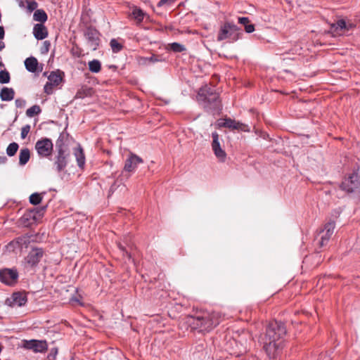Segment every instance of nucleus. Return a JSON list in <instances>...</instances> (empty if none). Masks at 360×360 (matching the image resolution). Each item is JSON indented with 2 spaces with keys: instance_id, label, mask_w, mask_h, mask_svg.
I'll return each instance as SVG.
<instances>
[{
  "instance_id": "1",
  "label": "nucleus",
  "mask_w": 360,
  "mask_h": 360,
  "mask_svg": "<svg viewBox=\"0 0 360 360\" xmlns=\"http://www.w3.org/2000/svg\"><path fill=\"white\" fill-rule=\"evenodd\" d=\"M286 328L283 323L276 320L269 323L264 337L262 338L263 349L269 359H275L283 347Z\"/></svg>"
},
{
  "instance_id": "2",
  "label": "nucleus",
  "mask_w": 360,
  "mask_h": 360,
  "mask_svg": "<svg viewBox=\"0 0 360 360\" xmlns=\"http://www.w3.org/2000/svg\"><path fill=\"white\" fill-rule=\"evenodd\" d=\"M197 101L211 115H219L222 110L219 94L214 86L207 84L202 86L198 91Z\"/></svg>"
},
{
  "instance_id": "3",
  "label": "nucleus",
  "mask_w": 360,
  "mask_h": 360,
  "mask_svg": "<svg viewBox=\"0 0 360 360\" xmlns=\"http://www.w3.org/2000/svg\"><path fill=\"white\" fill-rule=\"evenodd\" d=\"M189 324L193 330L200 333L208 332L219 324L218 314L216 313L203 314L191 316L188 319Z\"/></svg>"
},
{
  "instance_id": "4",
  "label": "nucleus",
  "mask_w": 360,
  "mask_h": 360,
  "mask_svg": "<svg viewBox=\"0 0 360 360\" xmlns=\"http://www.w3.org/2000/svg\"><path fill=\"white\" fill-rule=\"evenodd\" d=\"M243 34L242 30L236 25L233 22L226 21L221 26L217 39L219 41L228 39L229 42L231 43L238 40Z\"/></svg>"
},
{
  "instance_id": "5",
  "label": "nucleus",
  "mask_w": 360,
  "mask_h": 360,
  "mask_svg": "<svg viewBox=\"0 0 360 360\" xmlns=\"http://www.w3.org/2000/svg\"><path fill=\"white\" fill-rule=\"evenodd\" d=\"M340 188L348 194L359 195L360 194V175L358 169H354L341 184Z\"/></svg>"
},
{
  "instance_id": "6",
  "label": "nucleus",
  "mask_w": 360,
  "mask_h": 360,
  "mask_svg": "<svg viewBox=\"0 0 360 360\" xmlns=\"http://www.w3.org/2000/svg\"><path fill=\"white\" fill-rule=\"evenodd\" d=\"M354 27L351 22H346L344 19H340L330 26L328 32L333 37L346 34Z\"/></svg>"
},
{
  "instance_id": "7",
  "label": "nucleus",
  "mask_w": 360,
  "mask_h": 360,
  "mask_svg": "<svg viewBox=\"0 0 360 360\" xmlns=\"http://www.w3.org/2000/svg\"><path fill=\"white\" fill-rule=\"evenodd\" d=\"M164 47L167 51V54H162V55L153 54L150 57L142 58L143 63H146L148 62V63H154L156 62L165 61L168 58V53H181L186 50V46H164Z\"/></svg>"
},
{
  "instance_id": "8",
  "label": "nucleus",
  "mask_w": 360,
  "mask_h": 360,
  "mask_svg": "<svg viewBox=\"0 0 360 360\" xmlns=\"http://www.w3.org/2000/svg\"><path fill=\"white\" fill-rule=\"evenodd\" d=\"M19 274L15 268L0 269V281L8 285L14 286L18 281Z\"/></svg>"
},
{
  "instance_id": "9",
  "label": "nucleus",
  "mask_w": 360,
  "mask_h": 360,
  "mask_svg": "<svg viewBox=\"0 0 360 360\" xmlns=\"http://www.w3.org/2000/svg\"><path fill=\"white\" fill-rule=\"evenodd\" d=\"M70 159V153L69 150H56L54 157L53 166L56 167L57 172L63 171L68 166Z\"/></svg>"
},
{
  "instance_id": "10",
  "label": "nucleus",
  "mask_w": 360,
  "mask_h": 360,
  "mask_svg": "<svg viewBox=\"0 0 360 360\" xmlns=\"http://www.w3.org/2000/svg\"><path fill=\"white\" fill-rule=\"evenodd\" d=\"M27 302V295L25 291H17L12 293L11 297H8L6 301V305L11 307H23Z\"/></svg>"
},
{
  "instance_id": "11",
  "label": "nucleus",
  "mask_w": 360,
  "mask_h": 360,
  "mask_svg": "<svg viewBox=\"0 0 360 360\" xmlns=\"http://www.w3.org/2000/svg\"><path fill=\"white\" fill-rule=\"evenodd\" d=\"M53 144L49 138H43L38 140L35 144V149L41 157L47 158L53 151Z\"/></svg>"
},
{
  "instance_id": "12",
  "label": "nucleus",
  "mask_w": 360,
  "mask_h": 360,
  "mask_svg": "<svg viewBox=\"0 0 360 360\" xmlns=\"http://www.w3.org/2000/svg\"><path fill=\"white\" fill-rule=\"evenodd\" d=\"M22 347L26 349L32 350L35 353H44L48 349V345L46 340L35 339L24 340Z\"/></svg>"
},
{
  "instance_id": "13",
  "label": "nucleus",
  "mask_w": 360,
  "mask_h": 360,
  "mask_svg": "<svg viewBox=\"0 0 360 360\" xmlns=\"http://www.w3.org/2000/svg\"><path fill=\"white\" fill-rule=\"evenodd\" d=\"M143 159L134 153H130L124 162L122 174L124 172L134 173L138 165L143 163Z\"/></svg>"
},
{
  "instance_id": "14",
  "label": "nucleus",
  "mask_w": 360,
  "mask_h": 360,
  "mask_svg": "<svg viewBox=\"0 0 360 360\" xmlns=\"http://www.w3.org/2000/svg\"><path fill=\"white\" fill-rule=\"evenodd\" d=\"M335 227L334 221H330L326 223L323 228L320 231L321 240L319 241V246L321 248L325 246L330 239Z\"/></svg>"
},
{
  "instance_id": "15",
  "label": "nucleus",
  "mask_w": 360,
  "mask_h": 360,
  "mask_svg": "<svg viewBox=\"0 0 360 360\" xmlns=\"http://www.w3.org/2000/svg\"><path fill=\"white\" fill-rule=\"evenodd\" d=\"M40 219L37 214V210L34 208L26 210L22 216L20 218L21 225L29 227L36 224Z\"/></svg>"
},
{
  "instance_id": "16",
  "label": "nucleus",
  "mask_w": 360,
  "mask_h": 360,
  "mask_svg": "<svg viewBox=\"0 0 360 360\" xmlns=\"http://www.w3.org/2000/svg\"><path fill=\"white\" fill-rule=\"evenodd\" d=\"M212 148L215 155V156L221 162H224L226 153L221 148L220 143H219V136L217 131H214L212 133Z\"/></svg>"
},
{
  "instance_id": "17",
  "label": "nucleus",
  "mask_w": 360,
  "mask_h": 360,
  "mask_svg": "<svg viewBox=\"0 0 360 360\" xmlns=\"http://www.w3.org/2000/svg\"><path fill=\"white\" fill-rule=\"evenodd\" d=\"M44 250L41 248H33L25 258L27 263L32 267L37 266L44 256Z\"/></svg>"
},
{
  "instance_id": "18",
  "label": "nucleus",
  "mask_w": 360,
  "mask_h": 360,
  "mask_svg": "<svg viewBox=\"0 0 360 360\" xmlns=\"http://www.w3.org/2000/svg\"><path fill=\"white\" fill-rule=\"evenodd\" d=\"M84 36L88 43L91 44V45L99 44V33L96 29L91 27H87L84 31Z\"/></svg>"
},
{
  "instance_id": "19",
  "label": "nucleus",
  "mask_w": 360,
  "mask_h": 360,
  "mask_svg": "<svg viewBox=\"0 0 360 360\" xmlns=\"http://www.w3.org/2000/svg\"><path fill=\"white\" fill-rule=\"evenodd\" d=\"M302 50V46H294L289 49L288 51H285L283 53V60H297L300 58L301 55V51Z\"/></svg>"
},
{
  "instance_id": "20",
  "label": "nucleus",
  "mask_w": 360,
  "mask_h": 360,
  "mask_svg": "<svg viewBox=\"0 0 360 360\" xmlns=\"http://www.w3.org/2000/svg\"><path fill=\"white\" fill-rule=\"evenodd\" d=\"M63 76V72H61L60 70H57L56 72L53 71L50 73L49 76L48 77L49 82L51 83V84L56 86L61 83Z\"/></svg>"
},
{
  "instance_id": "21",
  "label": "nucleus",
  "mask_w": 360,
  "mask_h": 360,
  "mask_svg": "<svg viewBox=\"0 0 360 360\" xmlns=\"http://www.w3.org/2000/svg\"><path fill=\"white\" fill-rule=\"evenodd\" d=\"M33 33L36 39H44L47 36L46 27L42 24H37L33 29Z\"/></svg>"
},
{
  "instance_id": "22",
  "label": "nucleus",
  "mask_w": 360,
  "mask_h": 360,
  "mask_svg": "<svg viewBox=\"0 0 360 360\" xmlns=\"http://www.w3.org/2000/svg\"><path fill=\"white\" fill-rule=\"evenodd\" d=\"M15 91L13 89L3 87L0 92V98L3 101H11L14 98Z\"/></svg>"
},
{
  "instance_id": "23",
  "label": "nucleus",
  "mask_w": 360,
  "mask_h": 360,
  "mask_svg": "<svg viewBox=\"0 0 360 360\" xmlns=\"http://www.w3.org/2000/svg\"><path fill=\"white\" fill-rule=\"evenodd\" d=\"M74 154L76 158L78 167L83 168L85 165V155L82 148L79 146L75 149Z\"/></svg>"
},
{
  "instance_id": "24",
  "label": "nucleus",
  "mask_w": 360,
  "mask_h": 360,
  "mask_svg": "<svg viewBox=\"0 0 360 360\" xmlns=\"http://www.w3.org/2000/svg\"><path fill=\"white\" fill-rule=\"evenodd\" d=\"M25 66L27 71L35 72L37 70L38 61L36 58L30 56L25 60Z\"/></svg>"
},
{
  "instance_id": "25",
  "label": "nucleus",
  "mask_w": 360,
  "mask_h": 360,
  "mask_svg": "<svg viewBox=\"0 0 360 360\" xmlns=\"http://www.w3.org/2000/svg\"><path fill=\"white\" fill-rule=\"evenodd\" d=\"M68 136L65 135L64 133H60L58 139L56 141V150H69L68 146L65 144V137Z\"/></svg>"
},
{
  "instance_id": "26",
  "label": "nucleus",
  "mask_w": 360,
  "mask_h": 360,
  "mask_svg": "<svg viewBox=\"0 0 360 360\" xmlns=\"http://www.w3.org/2000/svg\"><path fill=\"white\" fill-rule=\"evenodd\" d=\"M33 19L35 21L40 22L41 23L45 22L47 19L48 16L46 12L42 9H37L35 11L33 15Z\"/></svg>"
},
{
  "instance_id": "27",
  "label": "nucleus",
  "mask_w": 360,
  "mask_h": 360,
  "mask_svg": "<svg viewBox=\"0 0 360 360\" xmlns=\"http://www.w3.org/2000/svg\"><path fill=\"white\" fill-rule=\"evenodd\" d=\"M30 152L28 148H23L20 150L19 155V164L25 165L30 160Z\"/></svg>"
},
{
  "instance_id": "28",
  "label": "nucleus",
  "mask_w": 360,
  "mask_h": 360,
  "mask_svg": "<svg viewBox=\"0 0 360 360\" xmlns=\"http://www.w3.org/2000/svg\"><path fill=\"white\" fill-rule=\"evenodd\" d=\"M46 194V192L43 193H32L30 198L29 201L33 205H37L41 203L42 201L44 195Z\"/></svg>"
},
{
  "instance_id": "29",
  "label": "nucleus",
  "mask_w": 360,
  "mask_h": 360,
  "mask_svg": "<svg viewBox=\"0 0 360 360\" xmlns=\"http://www.w3.org/2000/svg\"><path fill=\"white\" fill-rule=\"evenodd\" d=\"M238 121H236L235 120H232L231 118H226L224 120V122L222 123L219 124V126L231 129H236V128L238 127Z\"/></svg>"
},
{
  "instance_id": "30",
  "label": "nucleus",
  "mask_w": 360,
  "mask_h": 360,
  "mask_svg": "<svg viewBox=\"0 0 360 360\" xmlns=\"http://www.w3.org/2000/svg\"><path fill=\"white\" fill-rule=\"evenodd\" d=\"M89 69L94 73H98L101 71V64L98 60L94 59L89 63Z\"/></svg>"
},
{
  "instance_id": "31",
  "label": "nucleus",
  "mask_w": 360,
  "mask_h": 360,
  "mask_svg": "<svg viewBox=\"0 0 360 360\" xmlns=\"http://www.w3.org/2000/svg\"><path fill=\"white\" fill-rule=\"evenodd\" d=\"M41 112V108L38 105H34L26 111V115L29 117H32L35 115L40 114Z\"/></svg>"
},
{
  "instance_id": "32",
  "label": "nucleus",
  "mask_w": 360,
  "mask_h": 360,
  "mask_svg": "<svg viewBox=\"0 0 360 360\" xmlns=\"http://www.w3.org/2000/svg\"><path fill=\"white\" fill-rule=\"evenodd\" d=\"M18 148L19 146L17 143H11L6 148V154L10 157L15 155V154L17 153L18 150Z\"/></svg>"
},
{
  "instance_id": "33",
  "label": "nucleus",
  "mask_w": 360,
  "mask_h": 360,
  "mask_svg": "<svg viewBox=\"0 0 360 360\" xmlns=\"http://www.w3.org/2000/svg\"><path fill=\"white\" fill-rule=\"evenodd\" d=\"M10 73L6 70L0 71V84H8L10 82Z\"/></svg>"
},
{
  "instance_id": "34",
  "label": "nucleus",
  "mask_w": 360,
  "mask_h": 360,
  "mask_svg": "<svg viewBox=\"0 0 360 360\" xmlns=\"http://www.w3.org/2000/svg\"><path fill=\"white\" fill-rule=\"evenodd\" d=\"M145 13L143 11L138 8H135L132 11L133 17L138 21L141 22L143 19Z\"/></svg>"
},
{
  "instance_id": "35",
  "label": "nucleus",
  "mask_w": 360,
  "mask_h": 360,
  "mask_svg": "<svg viewBox=\"0 0 360 360\" xmlns=\"http://www.w3.org/2000/svg\"><path fill=\"white\" fill-rule=\"evenodd\" d=\"M27 9L29 13H32L33 11L37 10L38 4L35 1H27Z\"/></svg>"
},
{
  "instance_id": "36",
  "label": "nucleus",
  "mask_w": 360,
  "mask_h": 360,
  "mask_svg": "<svg viewBox=\"0 0 360 360\" xmlns=\"http://www.w3.org/2000/svg\"><path fill=\"white\" fill-rule=\"evenodd\" d=\"M30 125L26 124L24 127H22L21 129V134H20L21 138L22 139H25L26 136H27L28 133L30 132Z\"/></svg>"
},
{
  "instance_id": "37",
  "label": "nucleus",
  "mask_w": 360,
  "mask_h": 360,
  "mask_svg": "<svg viewBox=\"0 0 360 360\" xmlns=\"http://www.w3.org/2000/svg\"><path fill=\"white\" fill-rule=\"evenodd\" d=\"M117 246L119 249L122 252L124 256H127L129 259H131V253L127 250L125 246H124L121 243H119Z\"/></svg>"
},
{
  "instance_id": "38",
  "label": "nucleus",
  "mask_w": 360,
  "mask_h": 360,
  "mask_svg": "<svg viewBox=\"0 0 360 360\" xmlns=\"http://www.w3.org/2000/svg\"><path fill=\"white\" fill-rule=\"evenodd\" d=\"M58 354V348L53 347L50 350V352L48 355L49 360H55L56 355Z\"/></svg>"
},
{
  "instance_id": "39",
  "label": "nucleus",
  "mask_w": 360,
  "mask_h": 360,
  "mask_svg": "<svg viewBox=\"0 0 360 360\" xmlns=\"http://www.w3.org/2000/svg\"><path fill=\"white\" fill-rule=\"evenodd\" d=\"M53 85L51 84V83H49V82H46V84L44 85V92L46 94H53Z\"/></svg>"
},
{
  "instance_id": "40",
  "label": "nucleus",
  "mask_w": 360,
  "mask_h": 360,
  "mask_svg": "<svg viewBox=\"0 0 360 360\" xmlns=\"http://www.w3.org/2000/svg\"><path fill=\"white\" fill-rule=\"evenodd\" d=\"M237 127H238L236 128V129H237V130H240L243 131H250V127L248 125L241 123L240 122H238V124L237 125Z\"/></svg>"
},
{
  "instance_id": "41",
  "label": "nucleus",
  "mask_w": 360,
  "mask_h": 360,
  "mask_svg": "<svg viewBox=\"0 0 360 360\" xmlns=\"http://www.w3.org/2000/svg\"><path fill=\"white\" fill-rule=\"evenodd\" d=\"M47 207H48V205H46L41 206L40 207H35V208H34V210H37V214H38V216L39 217L40 219L43 217L44 212L46 210Z\"/></svg>"
},
{
  "instance_id": "42",
  "label": "nucleus",
  "mask_w": 360,
  "mask_h": 360,
  "mask_svg": "<svg viewBox=\"0 0 360 360\" xmlns=\"http://www.w3.org/2000/svg\"><path fill=\"white\" fill-rule=\"evenodd\" d=\"M47 207H48V205H46L41 206L40 207H35V208H34V210H37V214H38V216L39 217L40 219L43 217L44 212L46 210Z\"/></svg>"
},
{
  "instance_id": "43",
  "label": "nucleus",
  "mask_w": 360,
  "mask_h": 360,
  "mask_svg": "<svg viewBox=\"0 0 360 360\" xmlns=\"http://www.w3.org/2000/svg\"><path fill=\"white\" fill-rule=\"evenodd\" d=\"M25 103H26L25 101L22 98H17L15 101V106L18 108H23L25 105Z\"/></svg>"
},
{
  "instance_id": "44",
  "label": "nucleus",
  "mask_w": 360,
  "mask_h": 360,
  "mask_svg": "<svg viewBox=\"0 0 360 360\" xmlns=\"http://www.w3.org/2000/svg\"><path fill=\"white\" fill-rule=\"evenodd\" d=\"M120 182L118 179L115 181V182L111 185L110 188L109 193H113L115 191L117 188V187L120 186Z\"/></svg>"
},
{
  "instance_id": "45",
  "label": "nucleus",
  "mask_w": 360,
  "mask_h": 360,
  "mask_svg": "<svg viewBox=\"0 0 360 360\" xmlns=\"http://www.w3.org/2000/svg\"><path fill=\"white\" fill-rule=\"evenodd\" d=\"M238 22L240 24L244 25V27H245L248 24L250 23L249 18H247V17H240V18H238Z\"/></svg>"
},
{
  "instance_id": "46",
  "label": "nucleus",
  "mask_w": 360,
  "mask_h": 360,
  "mask_svg": "<svg viewBox=\"0 0 360 360\" xmlns=\"http://www.w3.org/2000/svg\"><path fill=\"white\" fill-rule=\"evenodd\" d=\"M245 30L247 33H252L255 31V25L249 23L245 27Z\"/></svg>"
},
{
  "instance_id": "47",
  "label": "nucleus",
  "mask_w": 360,
  "mask_h": 360,
  "mask_svg": "<svg viewBox=\"0 0 360 360\" xmlns=\"http://www.w3.org/2000/svg\"><path fill=\"white\" fill-rule=\"evenodd\" d=\"M113 53H117L120 52L123 46H111Z\"/></svg>"
},
{
  "instance_id": "48",
  "label": "nucleus",
  "mask_w": 360,
  "mask_h": 360,
  "mask_svg": "<svg viewBox=\"0 0 360 360\" xmlns=\"http://www.w3.org/2000/svg\"><path fill=\"white\" fill-rule=\"evenodd\" d=\"M5 32L4 29L2 26H0V39H2L4 37Z\"/></svg>"
},
{
  "instance_id": "49",
  "label": "nucleus",
  "mask_w": 360,
  "mask_h": 360,
  "mask_svg": "<svg viewBox=\"0 0 360 360\" xmlns=\"http://www.w3.org/2000/svg\"><path fill=\"white\" fill-rule=\"evenodd\" d=\"M49 46H41V53H46L49 51Z\"/></svg>"
},
{
  "instance_id": "50",
  "label": "nucleus",
  "mask_w": 360,
  "mask_h": 360,
  "mask_svg": "<svg viewBox=\"0 0 360 360\" xmlns=\"http://www.w3.org/2000/svg\"><path fill=\"white\" fill-rule=\"evenodd\" d=\"M109 45H120V44H119L116 39H111Z\"/></svg>"
},
{
  "instance_id": "51",
  "label": "nucleus",
  "mask_w": 360,
  "mask_h": 360,
  "mask_svg": "<svg viewBox=\"0 0 360 360\" xmlns=\"http://www.w3.org/2000/svg\"><path fill=\"white\" fill-rule=\"evenodd\" d=\"M167 45H172V46H174V45H181L180 44L177 43V42H173V43H170V44H168Z\"/></svg>"
},
{
  "instance_id": "52",
  "label": "nucleus",
  "mask_w": 360,
  "mask_h": 360,
  "mask_svg": "<svg viewBox=\"0 0 360 360\" xmlns=\"http://www.w3.org/2000/svg\"><path fill=\"white\" fill-rule=\"evenodd\" d=\"M19 6H20V7H21V8L24 7V6H25V5H24V2H23L22 1H21L19 3Z\"/></svg>"
},
{
  "instance_id": "53",
  "label": "nucleus",
  "mask_w": 360,
  "mask_h": 360,
  "mask_svg": "<svg viewBox=\"0 0 360 360\" xmlns=\"http://www.w3.org/2000/svg\"><path fill=\"white\" fill-rule=\"evenodd\" d=\"M80 94H81V93H80L79 91H78V92L77 93L76 96H77V98H82V96L80 95Z\"/></svg>"
},
{
  "instance_id": "54",
  "label": "nucleus",
  "mask_w": 360,
  "mask_h": 360,
  "mask_svg": "<svg viewBox=\"0 0 360 360\" xmlns=\"http://www.w3.org/2000/svg\"><path fill=\"white\" fill-rule=\"evenodd\" d=\"M44 45H50V43L49 41H45L44 42Z\"/></svg>"
},
{
  "instance_id": "55",
  "label": "nucleus",
  "mask_w": 360,
  "mask_h": 360,
  "mask_svg": "<svg viewBox=\"0 0 360 360\" xmlns=\"http://www.w3.org/2000/svg\"><path fill=\"white\" fill-rule=\"evenodd\" d=\"M4 47L5 46H0V51H1Z\"/></svg>"
},
{
  "instance_id": "56",
  "label": "nucleus",
  "mask_w": 360,
  "mask_h": 360,
  "mask_svg": "<svg viewBox=\"0 0 360 360\" xmlns=\"http://www.w3.org/2000/svg\"><path fill=\"white\" fill-rule=\"evenodd\" d=\"M4 64L0 61V67L3 66Z\"/></svg>"
},
{
  "instance_id": "57",
  "label": "nucleus",
  "mask_w": 360,
  "mask_h": 360,
  "mask_svg": "<svg viewBox=\"0 0 360 360\" xmlns=\"http://www.w3.org/2000/svg\"><path fill=\"white\" fill-rule=\"evenodd\" d=\"M0 45H3V44H2V42H1V41H0Z\"/></svg>"
}]
</instances>
